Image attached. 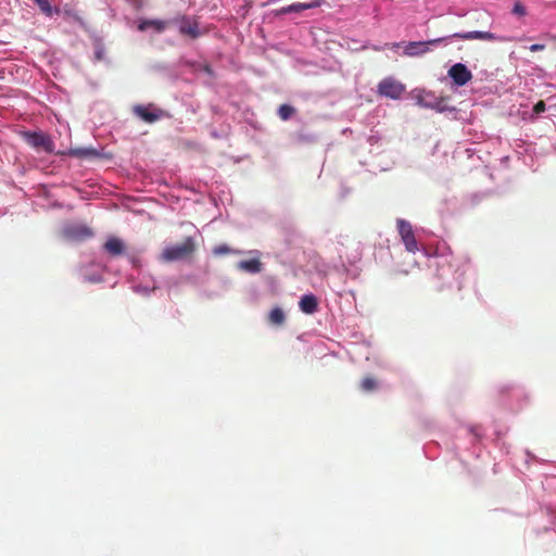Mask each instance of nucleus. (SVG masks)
<instances>
[{"label": "nucleus", "instance_id": "nucleus-1", "mask_svg": "<svg viewBox=\"0 0 556 556\" xmlns=\"http://www.w3.org/2000/svg\"><path fill=\"white\" fill-rule=\"evenodd\" d=\"M197 250V244L191 237H187L181 243L167 245L161 253V260L167 263L190 258Z\"/></svg>", "mask_w": 556, "mask_h": 556}, {"label": "nucleus", "instance_id": "nucleus-8", "mask_svg": "<svg viewBox=\"0 0 556 556\" xmlns=\"http://www.w3.org/2000/svg\"><path fill=\"white\" fill-rule=\"evenodd\" d=\"M179 33L187 35L192 39L200 36L199 23L195 18L184 16L180 21Z\"/></svg>", "mask_w": 556, "mask_h": 556}, {"label": "nucleus", "instance_id": "nucleus-12", "mask_svg": "<svg viewBox=\"0 0 556 556\" xmlns=\"http://www.w3.org/2000/svg\"><path fill=\"white\" fill-rule=\"evenodd\" d=\"M104 250L112 256H118L125 252V244L119 238L110 237L104 243Z\"/></svg>", "mask_w": 556, "mask_h": 556}, {"label": "nucleus", "instance_id": "nucleus-30", "mask_svg": "<svg viewBox=\"0 0 556 556\" xmlns=\"http://www.w3.org/2000/svg\"><path fill=\"white\" fill-rule=\"evenodd\" d=\"M279 318H280V323H281V321H282V318H283V316H282V313H281V312H280Z\"/></svg>", "mask_w": 556, "mask_h": 556}, {"label": "nucleus", "instance_id": "nucleus-11", "mask_svg": "<svg viewBox=\"0 0 556 556\" xmlns=\"http://www.w3.org/2000/svg\"><path fill=\"white\" fill-rule=\"evenodd\" d=\"M299 306H300V309L304 313V314H308V315H312L314 314L315 312H317V308H318V300L317 298L309 293V294H304L301 299H300V302H299Z\"/></svg>", "mask_w": 556, "mask_h": 556}, {"label": "nucleus", "instance_id": "nucleus-3", "mask_svg": "<svg viewBox=\"0 0 556 556\" xmlns=\"http://www.w3.org/2000/svg\"><path fill=\"white\" fill-rule=\"evenodd\" d=\"M405 91V86L393 77L382 79L378 85L380 96L396 100Z\"/></svg>", "mask_w": 556, "mask_h": 556}, {"label": "nucleus", "instance_id": "nucleus-19", "mask_svg": "<svg viewBox=\"0 0 556 556\" xmlns=\"http://www.w3.org/2000/svg\"><path fill=\"white\" fill-rule=\"evenodd\" d=\"M361 386L364 391L369 392L376 389L377 382L372 378H365Z\"/></svg>", "mask_w": 556, "mask_h": 556}, {"label": "nucleus", "instance_id": "nucleus-27", "mask_svg": "<svg viewBox=\"0 0 556 556\" xmlns=\"http://www.w3.org/2000/svg\"><path fill=\"white\" fill-rule=\"evenodd\" d=\"M400 45H401V43H392V46H391V47H392L393 49H396V48H399V47H400Z\"/></svg>", "mask_w": 556, "mask_h": 556}, {"label": "nucleus", "instance_id": "nucleus-29", "mask_svg": "<svg viewBox=\"0 0 556 556\" xmlns=\"http://www.w3.org/2000/svg\"><path fill=\"white\" fill-rule=\"evenodd\" d=\"M294 241H300V237H299V236H295V237H294Z\"/></svg>", "mask_w": 556, "mask_h": 556}, {"label": "nucleus", "instance_id": "nucleus-4", "mask_svg": "<svg viewBox=\"0 0 556 556\" xmlns=\"http://www.w3.org/2000/svg\"><path fill=\"white\" fill-rule=\"evenodd\" d=\"M397 230L406 250L412 253L418 251V244L412 225L404 219H397Z\"/></svg>", "mask_w": 556, "mask_h": 556}, {"label": "nucleus", "instance_id": "nucleus-26", "mask_svg": "<svg viewBox=\"0 0 556 556\" xmlns=\"http://www.w3.org/2000/svg\"><path fill=\"white\" fill-rule=\"evenodd\" d=\"M470 431L472 432V434L475 435L476 439L480 437V433L478 432V428H471Z\"/></svg>", "mask_w": 556, "mask_h": 556}, {"label": "nucleus", "instance_id": "nucleus-14", "mask_svg": "<svg viewBox=\"0 0 556 556\" xmlns=\"http://www.w3.org/2000/svg\"><path fill=\"white\" fill-rule=\"evenodd\" d=\"M65 154L77 159H88L99 155L98 151L93 148H72Z\"/></svg>", "mask_w": 556, "mask_h": 556}, {"label": "nucleus", "instance_id": "nucleus-7", "mask_svg": "<svg viewBox=\"0 0 556 556\" xmlns=\"http://www.w3.org/2000/svg\"><path fill=\"white\" fill-rule=\"evenodd\" d=\"M442 39H434L429 41H410L404 47V54L407 56H419L430 50V46L441 42Z\"/></svg>", "mask_w": 556, "mask_h": 556}, {"label": "nucleus", "instance_id": "nucleus-23", "mask_svg": "<svg viewBox=\"0 0 556 556\" xmlns=\"http://www.w3.org/2000/svg\"><path fill=\"white\" fill-rule=\"evenodd\" d=\"M418 104L424 108H434V104L422 97L418 98Z\"/></svg>", "mask_w": 556, "mask_h": 556}, {"label": "nucleus", "instance_id": "nucleus-16", "mask_svg": "<svg viewBox=\"0 0 556 556\" xmlns=\"http://www.w3.org/2000/svg\"><path fill=\"white\" fill-rule=\"evenodd\" d=\"M167 23L161 20H144L138 25L139 30L144 31L148 28H153L157 33H162L166 28Z\"/></svg>", "mask_w": 556, "mask_h": 556}, {"label": "nucleus", "instance_id": "nucleus-18", "mask_svg": "<svg viewBox=\"0 0 556 556\" xmlns=\"http://www.w3.org/2000/svg\"><path fill=\"white\" fill-rule=\"evenodd\" d=\"M295 110L293 106L288 104L280 105V118L281 119H289L293 114Z\"/></svg>", "mask_w": 556, "mask_h": 556}, {"label": "nucleus", "instance_id": "nucleus-6", "mask_svg": "<svg viewBox=\"0 0 556 556\" xmlns=\"http://www.w3.org/2000/svg\"><path fill=\"white\" fill-rule=\"evenodd\" d=\"M66 238L75 241H84L93 236V231L86 225L75 224L64 228Z\"/></svg>", "mask_w": 556, "mask_h": 556}, {"label": "nucleus", "instance_id": "nucleus-10", "mask_svg": "<svg viewBox=\"0 0 556 556\" xmlns=\"http://www.w3.org/2000/svg\"><path fill=\"white\" fill-rule=\"evenodd\" d=\"M454 37L460 38L463 40H486V41H493L496 40L497 37L495 34L490 31H481V30H472V31H466V33H457L454 35Z\"/></svg>", "mask_w": 556, "mask_h": 556}, {"label": "nucleus", "instance_id": "nucleus-9", "mask_svg": "<svg viewBox=\"0 0 556 556\" xmlns=\"http://www.w3.org/2000/svg\"><path fill=\"white\" fill-rule=\"evenodd\" d=\"M134 111L138 117L147 123H154L163 115L162 110H152L150 106L143 105L136 106Z\"/></svg>", "mask_w": 556, "mask_h": 556}, {"label": "nucleus", "instance_id": "nucleus-25", "mask_svg": "<svg viewBox=\"0 0 556 556\" xmlns=\"http://www.w3.org/2000/svg\"><path fill=\"white\" fill-rule=\"evenodd\" d=\"M531 51L533 52H536V51H541L544 49V45H541V43H534L532 46H530L529 48Z\"/></svg>", "mask_w": 556, "mask_h": 556}, {"label": "nucleus", "instance_id": "nucleus-28", "mask_svg": "<svg viewBox=\"0 0 556 556\" xmlns=\"http://www.w3.org/2000/svg\"><path fill=\"white\" fill-rule=\"evenodd\" d=\"M374 49H375L376 51L381 50V48H380L379 46H376Z\"/></svg>", "mask_w": 556, "mask_h": 556}, {"label": "nucleus", "instance_id": "nucleus-22", "mask_svg": "<svg viewBox=\"0 0 556 556\" xmlns=\"http://www.w3.org/2000/svg\"><path fill=\"white\" fill-rule=\"evenodd\" d=\"M269 320L271 324H278V306L271 308L269 313Z\"/></svg>", "mask_w": 556, "mask_h": 556}, {"label": "nucleus", "instance_id": "nucleus-5", "mask_svg": "<svg viewBox=\"0 0 556 556\" xmlns=\"http://www.w3.org/2000/svg\"><path fill=\"white\" fill-rule=\"evenodd\" d=\"M448 76L453 79L455 85L462 87L471 80L472 74L463 63H456L448 70Z\"/></svg>", "mask_w": 556, "mask_h": 556}, {"label": "nucleus", "instance_id": "nucleus-13", "mask_svg": "<svg viewBox=\"0 0 556 556\" xmlns=\"http://www.w3.org/2000/svg\"><path fill=\"white\" fill-rule=\"evenodd\" d=\"M262 263L258 258H251V260H244L240 261L237 264V268L242 271H247L250 274H257L262 270Z\"/></svg>", "mask_w": 556, "mask_h": 556}, {"label": "nucleus", "instance_id": "nucleus-24", "mask_svg": "<svg viewBox=\"0 0 556 556\" xmlns=\"http://www.w3.org/2000/svg\"><path fill=\"white\" fill-rule=\"evenodd\" d=\"M545 111V103L543 101H539L535 105H534V112L536 114H540V113H543Z\"/></svg>", "mask_w": 556, "mask_h": 556}, {"label": "nucleus", "instance_id": "nucleus-20", "mask_svg": "<svg viewBox=\"0 0 556 556\" xmlns=\"http://www.w3.org/2000/svg\"><path fill=\"white\" fill-rule=\"evenodd\" d=\"M40 8L42 12L50 15L52 12L49 0H34Z\"/></svg>", "mask_w": 556, "mask_h": 556}, {"label": "nucleus", "instance_id": "nucleus-21", "mask_svg": "<svg viewBox=\"0 0 556 556\" xmlns=\"http://www.w3.org/2000/svg\"><path fill=\"white\" fill-rule=\"evenodd\" d=\"M513 13L519 16L527 14V9L521 2H516L513 8Z\"/></svg>", "mask_w": 556, "mask_h": 556}, {"label": "nucleus", "instance_id": "nucleus-2", "mask_svg": "<svg viewBox=\"0 0 556 556\" xmlns=\"http://www.w3.org/2000/svg\"><path fill=\"white\" fill-rule=\"evenodd\" d=\"M23 137L35 149L43 150L48 153H52L54 150V143L51 138L41 131H25Z\"/></svg>", "mask_w": 556, "mask_h": 556}, {"label": "nucleus", "instance_id": "nucleus-15", "mask_svg": "<svg viewBox=\"0 0 556 556\" xmlns=\"http://www.w3.org/2000/svg\"><path fill=\"white\" fill-rule=\"evenodd\" d=\"M323 0H315L309 3H293L287 8L280 9L281 13H289V12H300L307 9L318 8L321 4Z\"/></svg>", "mask_w": 556, "mask_h": 556}, {"label": "nucleus", "instance_id": "nucleus-17", "mask_svg": "<svg viewBox=\"0 0 556 556\" xmlns=\"http://www.w3.org/2000/svg\"><path fill=\"white\" fill-rule=\"evenodd\" d=\"M236 253H239V251L230 248L229 245H227L225 243L218 244L213 248V254L215 256H224V255L236 254Z\"/></svg>", "mask_w": 556, "mask_h": 556}]
</instances>
